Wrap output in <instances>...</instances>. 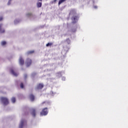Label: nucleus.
Returning <instances> with one entry per match:
<instances>
[{
	"instance_id": "nucleus-6",
	"label": "nucleus",
	"mask_w": 128,
	"mask_h": 128,
	"mask_svg": "<svg viewBox=\"0 0 128 128\" xmlns=\"http://www.w3.org/2000/svg\"><path fill=\"white\" fill-rule=\"evenodd\" d=\"M19 64L20 66H24V60L22 58V56H20L19 58Z\"/></svg>"
},
{
	"instance_id": "nucleus-3",
	"label": "nucleus",
	"mask_w": 128,
	"mask_h": 128,
	"mask_svg": "<svg viewBox=\"0 0 128 128\" xmlns=\"http://www.w3.org/2000/svg\"><path fill=\"white\" fill-rule=\"evenodd\" d=\"M44 86L42 83H40L38 84H37L35 88V90H42L44 88Z\"/></svg>"
},
{
	"instance_id": "nucleus-9",
	"label": "nucleus",
	"mask_w": 128,
	"mask_h": 128,
	"mask_svg": "<svg viewBox=\"0 0 128 128\" xmlns=\"http://www.w3.org/2000/svg\"><path fill=\"white\" fill-rule=\"evenodd\" d=\"M78 16H72V19L74 20L72 23L73 24H76V20H78Z\"/></svg>"
},
{
	"instance_id": "nucleus-16",
	"label": "nucleus",
	"mask_w": 128,
	"mask_h": 128,
	"mask_svg": "<svg viewBox=\"0 0 128 128\" xmlns=\"http://www.w3.org/2000/svg\"><path fill=\"white\" fill-rule=\"evenodd\" d=\"M2 24H0V34H4V30H2Z\"/></svg>"
},
{
	"instance_id": "nucleus-37",
	"label": "nucleus",
	"mask_w": 128,
	"mask_h": 128,
	"mask_svg": "<svg viewBox=\"0 0 128 128\" xmlns=\"http://www.w3.org/2000/svg\"><path fill=\"white\" fill-rule=\"evenodd\" d=\"M44 26H41V28H44Z\"/></svg>"
},
{
	"instance_id": "nucleus-17",
	"label": "nucleus",
	"mask_w": 128,
	"mask_h": 128,
	"mask_svg": "<svg viewBox=\"0 0 128 128\" xmlns=\"http://www.w3.org/2000/svg\"><path fill=\"white\" fill-rule=\"evenodd\" d=\"M41 112H48V108H43Z\"/></svg>"
},
{
	"instance_id": "nucleus-38",
	"label": "nucleus",
	"mask_w": 128,
	"mask_h": 128,
	"mask_svg": "<svg viewBox=\"0 0 128 128\" xmlns=\"http://www.w3.org/2000/svg\"><path fill=\"white\" fill-rule=\"evenodd\" d=\"M39 2H42V0H38Z\"/></svg>"
},
{
	"instance_id": "nucleus-18",
	"label": "nucleus",
	"mask_w": 128,
	"mask_h": 128,
	"mask_svg": "<svg viewBox=\"0 0 128 128\" xmlns=\"http://www.w3.org/2000/svg\"><path fill=\"white\" fill-rule=\"evenodd\" d=\"M42 2H37V8H42Z\"/></svg>"
},
{
	"instance_id": "nucleus-29",
	"label": "nucleus",
	"mask_w": 128,
	"mask_h": 128,
	"mask_svg": "<svg viewBox=\"0 0 128 128\" xmlns=\"http://www.w3.org/2000/svg\"><path fill=\"white\" fill-rule=\"evenodd\" d=\"M27 78H28V74H24V80H26Z\"/></svg>"
},
{
	"instance_id": "nucleus-23",
	"label": "nucleus",
	"mask_w": 128,
	"mask_h": 128,
	"mask_svg": "<svg viewBox=\"0 0 128 128\" xmlns=\"http://www.w3.org/2000/svg\"><path fill=\"white\" fill-rule=\"evenodd\" d=\"M20 84V81L17 80L16 81V86H18V84Z\"/></svg>"
},
{
	"instance_id": "nucleus-24",
	"label": "nucleus",
	"mask_w": 128,
	"mask_h": 128,
	"mask_svg": "<svg viewBox=\"0 0 128 128\" xmlns=\"http://www.w3.org/2000/svg\"><path fill=\"white\" fill-rule=\"evenodd\" d=\"M20 88H24V83L22 82L20 84Z\"/></svg>"
},
{
	"instance_id": "nucleus-5",
	"label": "nucleus",
	"mask_w": 128,
	"mask_h": 128,
	"mask_svg": "<svg viewBox=\"0 0 128 128\" xmlns=\"http://www.w3.org/2000/svg\"><path fill=\"white\" fill-rule=\"evenodd\" d=\"M26 64L27 68L30 66L32 64V60L30 59L29 58H28L26 60Z\"/></svg>"
},
{
	"instance_id": "nucleus-27",
	"label": "nucleus",
	"mask_w": 128,
	"mask_h": 128,
	"mask_svg": "<svg viewBox=\"0 0 128 128\" xmlns=\"http://www.w3.org/2000/svg\"><path fill=\"white\" fill-rule=\"evenodd\" d=\"M76 32V29H72L71 30V32Z\"/></svg>"
},
{
	"instance_id": "nucleus-22",
	"label": "nucleus",
	"mask_w": 128,
	"mask_h": 128,
	"mask_svg": "<svg viewBox=\"0 0 128 128\" xmlns=\"http://www.w3.org/2000/svg\"><path fill=\"white\" fill-rule=\"evenodd\" d=\"M48 114V112H41L40 114V116H46Z\"/></svg>"
},
{
	"instance_id": "nucleus-31",
	"label": "nucleus",
	"mask_w": 128,
	"mask_h": 128,
	"mask_svg": "<svg viewBox=\"0 0 128 128\" xmlns=\"http://www.w3.org/2000/svg\"><path fill=\"white\" fill-rule=\"evenodd\" d=\"M52 46V43H48V46Z\"/></svg>"
},
{
	"instance_id": "nucleus-11",
	"label": "nucleus",
	"mask_w": 128,
	"mask_h": 128,
	"mask_svg": "<svg viewBox=\"0 0 128 128\" xmlns=\"http://www.w3.org/2000/svg\"><path fill=\"white\" fill-rule=\"evenodd\" d=\"M76 14V12L74 9H71L70 10V14Z\"/></svg>"
},
{
	"instance_id": "nucleus-25",
	"label": "nucleus",
	"mask_w": 128,
	"mask_h": 128,
	"mask_svg": "<svg viewBox=\"0 0 128 128\" xmlns=\"http://www.w3.org/2000/svg\"><path fill=\"white\" fill-rule=\"evenodd\" d=\"M57 76H62V72H58L56 74Z\"/></svg>"
},
{
	"instance_id": "nucleus-12",
	"label": "nucleus",
	"mask_w": 128,
	"mask_h": 128,
	"mask_svg": "<svg viewBox=\"0 0 128 128\" xmlns=\"http://www.w3.org/2000/svg\"><path fill=\"white\" fill-rule=\"evenodd\" d=\"M30 98L32 102H34V96L32 94H30Z\"/></svg>"
},
{
	"instance_id": "nucleus-21",
	"label": "nucleus",
	"mask_w": 128,
	"mask_h": 128,
	"mask_svg": "<svg viewBox=\"0 0 128 128\" xmlns=\"http://www.w3.org/2000/svg\"><path fill=\"white\" fill-rule=\"evenodd\" d=\"M18 96L19 98H24V95H22V94H18Z\"/></svg>"
},
{
	"instance_id": "nucleus-26",
	"label": "nucleus",
	"mask_w": 128,
	"mask_h": 128,
	"mask_svg": "<svg viewBox=\"0 0 128 128\" xmlns=\"http://www.w3.org/2000/svg\"><path fill=\"white\" fill-rule=\"evenodd\" d=\"M2 46H5V44H6V41H2Z\"/></svg>"
},
{
	"instance_id": "nucleus-4",
	"label": "nucleus",
	"mask_w": 128,
	"mask_h": 128,
	"mask_svg": "<svg viewBox=\"0 0 128 128\" xmlns=\"http://www.w3.org/2000/svg\"><path fill=\"white\" fill-rule=\"evenodd\" d=\"M26 16H27V18H30V20H34V18H36L35 15H34L30 13H28L26 14Z\"/></svg>"
},
{
	"instance_id": "nucleus-10",
	"label": "nucleus",
	"mask_w": 128,
	"mask_h": 128,
	"mask_svg": "<svg viewBox=\"0 0 128 128\" xmlns=\"http://www.w3.org/2000/svg\"><path fill=\"white\" fill-rule=\"evenodd\" d=\"M37 73L36 72H33L31 74V78L33 80H34V78H36V76Z\"/></svg>"
},
{
	"instance_id": "nucleus-30",
	"label": "nucleus",
	"mask_w": 128,
	"mask_h": 128,
	"mask_svg": "<svg viewBox=\"0 0 128 128\" xmlns=\"http://www.w3.org/2000/svg\"><path fill=\"white\" fill-rule=\"evenodd\" d=\"M11 2H12V0H8V6H10V4Z\"/></svg>"
},
{
	"instance_id": "nucleus-13",
	"label": "nucleus",
	"mask_w": 128,
	"mask_h": 128,
	"mask_svg": "<svg viewBox=\"0 0 128 128\" xmlns=\"http://www.w3.org/2000/svg\"><path fill=\"white\" fill-rule=\"evenodd\" d=\"M34 50L28 51L26 52V54H27V56H28L30 54H34Z\"/></svg>"
},
{
	"instance_id": "nucleus-39",
	"label": "nucleus",
	"mask_w": 128,
	"mask_h": 128,
	"mask_svg": "<svg viewBox=\"0 0 128 128\" xmlns=\"http://www.w3.org/2000/svg\"><path fill=\"white\" fill-rule=\"evenodd\" d=\"M42 104H44V102H43Z\"/></svg>"
},
{
	"instance_id": "nucleus-28",
	"label": "nucleus",
	"mask_w": 128,
	"mask_h": 128,
	"mask_svg": "<svg viewBox=\"0 0 128 128\" xmlns=\"http://www.w3.org/2000/svg\"><path fill=\"white\" fill-rule=\"evenodd\" d=\"M55 94H56V93L54 92H52V91H51V92H50V96H54V95Z\"/></svg>"
},
{
	"instance_id": "nucleus-36",
	"label": "nucleus",
	"mask_w": 128,
	"mask_h": 128,
	"mask_svg": "<svg viewBox=\"0 0 128 128\" xmlns=\"http://www.w3.org/2000/svg\"><path fill=\"white\" fill-rule=\"evenodd\" d=\"M57 0H54V2H56Z\"/></svg>"
},
{
	"instance_id": "nucleus-32",
	"label": "nucleus",
	"mask_w": 128,
	"mask_h": 128,
	"mask_svg": "<svg viewBox=\"0 0 128 128\" xmlns=\"http://www.w3.org/2000/svg\"><path fill=\"white\" fill-rule=\"evenodd\" d=\"M32 114V116H36V113L34 112Z\"/></svg>"
},
{
	"instance_id": "nucleus-15",
	"label": "nucleus",
	"mask_w": 128,
	"mask_h": 128,
	"mask_svg": "<svg viewBox=\"0 0 128 128\" xmlns=\"http://www.w3.org/2000/svg\"><path fill=\"white\" fill-rule=\"evenodd\" d=\"M20 22V19L15 20H14V24H18V22Z\"/></svg>"
},
{
	"instance_id": "nucleus-20",
	"label": "nucleus",
	"mask_w": 128,
	"mask_h": 128,
	"mask_svg": "<svg viewBox=\"0 0 128 128\" xmlns=\"http://www.w3.org/2000/svg\"><path fill=\"white\" fill-rule=\"evenodd\" d=\"M11 100L12 104H14V102H16V98L12 97V98L11 99Z\"/></svg>"
},
{
	"instance_id": "nucleus-7",
	"label": "nucleus",
	"mask_w": 128,
	"mask_h": 128,
	"mask_svg": "<svg viewBox=\"0 0 128 128\" xmlns=\"http://www.w3.org/2000/svg\"><path fill=\"white\" fill-rule=\"evenodd\" d=\"M26 120H21L20 124L19 126V128H22L23 126H24V124H26Z\"/></svg>"
},
{
	"instance_id": "nucleus-35",
	"label": "nucleus",
	"mask_w": 128,
	"mask_h": 128,
	"mask_svg": "<svg viewBox=\"0 0 128 128\" xmlns=\"http://www.w3.org/2000/svg\"><path fill=\"white\" fill-rule=\"evenodd\" d=\"M46 46H48V43L46 44Z\"/></svg>"
},
{
	"instance_id": "nucleus-1",
	"label": "nucleus",
	"mask_w": 128,
	"mask_h": 128,
	"mask_svg": "<svg viewBox=\"0 0 128 128\" xmlns=\"http://www.w3.org/2000/svg\"><path fill=\"white\" fill-rule=\"evenodd\" d=\"M0 100L1 103L6 106H8V104H10V102L8 101V99L6 97H1L0 98Z\"/></svg>"
},
{
	"instance_id": "nucleus-8",
	"label": "nucleus",
	"mask_w": 128,
	"mask_h": 128,
	"mask_svg": "<svg viewBox=\"0 0 128 128\" xmlns=\"http://www.w3.org/2000/svg\"><path fill=\"white\" fill-rule=\"evenodd\" d=\"M10 72L11 74H12V76H18V74H16V72H14V69L12 68H10Z\"/></svg>"
},
{
	"instance_id": "nucleus-33",
	"label": "nucleus",
	"mask_w": 128,
	"mask_h": 128,
	"mask_svg": "<svg viewBox=\"0 0 128 128\" xmlns=\"http://www.w3.org/2000/svg\"><path fill=\"white\" fill-rule=\"evenodd\" d=\"M2 20V17H0V22Z\"/></svg>"
},
{
	"instance_id": "nucleus-34",
	"label": "nucleus",
	"mask_w": 128,
	"mask_h": 128,
	"mask_svg": "<svg viewBox=\"0 0 128 128\" xmlns=\"http://www.w3.org/2000/svg\"><path fill=\"white\" fill-rule=\"evenodd\" d=\"M62 80H66V78L63 77Z\"/></svg>"
},
{
	"instance_id": "nucleus-14",
	"label": "nucleus",
	"mask_w": 128,
	"mask_h": 128,
	"mask_svg": "<svg viewBox=\"0 0 128 128\" xmlns=\"http://www.w3.org/2000/svg\"><path fill=\"white\" fill-rule=\"evenodd\" d=\"M66 2V0H60L58 5L60 6V4H63V2Z\"/></svg>"
},
{
	"instance_id": "nucleus-2",
	"label": "nucleus",
	"mask_w": 128,
	"mask_h": 128,
	"mask_svg": "<svg viewBox=\"0 0 128 128\" xmlns=\"http://www.w3.org/2000/svg\"><path fill=\"white\" fill-rule=\"evenodd\" d=\"M24 110H26V112H36V110L34 108H30L28 106H25L23 108Z\"/></svg>"
},
{
	"instance_id": "nucleus-19",
	"label": "nucleus",
	"mask_w": 128,
	"mask_h": 128,
	"mask_svg": "<svg viewBox=\"0 0 128 128\" xmlns=\"http://www.w3.org/2000/svg\"><path fill=\"white\" fill-rule=\"evenodd\" d=\"M65 42L68 44H70V38L66 39Z\"/></svg>"
}]
</instances>
